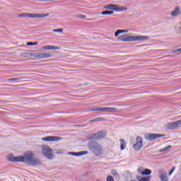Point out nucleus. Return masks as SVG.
Listing matches in <instances>:
<instances>
[{"label": "nucleus", "instance_id": "f257e3e1", "mask_svg": "<svg viewBox=\"0 0 181 181\" xmlns=\"http://www.w3.org/2000/svg\"><path fill=\"white\" fill-rule=\"evenodd\" d=\"M35 154L33 152H28L23 156L13 157L11 156L8 158L10 162H23L24 163H29L34 166H39L41 164L40 160L35 158Z\"/></svg>", "mask_w": 181, "mask_h": 181}, {"label": "nucleus", "instance_id": "f03ea898", "mask_svg": "<svg viewBox=\"0 0 181 181\" xmlns=\"http://www.w3.org/2000/svg\"><path fill=\"white\" fill-rule=\"evenodd\" d=\"M118 40H120V42H142L144 40H149V37L145 35H130L127 37V35H123L118 37Z\"/></svg>", "mask_w": 181, "mask_h": 181}, {"label": "nucleus", "instance_id": "7ed1b4c3", "mask_svg": "<svg viewBox=\"0 0 181 181\" xmlns=\"http://www.w3.org/2000/svg\"><path fill=\"white\" fill-rule=\"evenodd\" d=\"M88 146L95 156H100L103 155V146L95 141H90L88 144Z\"/></svg>", "mask_w": 181, "mask_h": 181}, {"label": "nucleus", "instance_id": "20e7f679", "mask_svg": "<svg viewBox=\"0 0 181 181\" xmlns=\"http://www.w3.org/2000/svg\"><path fill=\"white\" fill-rule=\"evenodd\" d=\"M106 136L107 132L104 131L99 132L96 134H93L88 136V141H91L92 139H93V141H101V139L105 138Z\"/></svg>", "mask_w": 181, "mask_h": 181}, {"label": "nucleus", "instance_id": "39448f33", "mask_svg": "<svg viewBox=\"0 0 181 181\" xmlns=\"http://www.w3.org/2000/svg\"><path fill=\"white\" fill-rule=\"evenodd\" d=\"M49 13H25L23 14L18 15L19 18H47V16H49Z\"/></svg>", "mask_w": 181, "mask_h": 181}, {"label": "nucleus", "instance_id": "423d86ee", "mask_svg": "<svg viewBox=\"0 0 181 181\" xmlns=\"http://www.w3.org/2000/svg\"><path fill=\"white\" fill-rule=\"evenodd\" d=\"M105 9L115 11V12H122V11H127V8L118 7L117 4H107L105 6Z\"/></svg>", "mask_w": 181, "mask_h": 181}, {"label": "nucleus", "instance_id": "0eeeda50", "mask_svg": "<svg viewBox=\"0 0 181 181\" xmlns=\"http://www.w3.org/2000/svg\"><path fill=\"white\" fill-rule=\"evenodd\" d=\"M42 154L45 158L47 159H52L53 158V151L49 146H45L42 148Z\"/></svg>", "mask_w": 181, "mask_h": 181}, {"label": "nucleus", "instance_id": "6e6552de", "mask_svg": "<svg viewBox=\"0 0 181 181\" xmlns=\"http://www.w3.org/2000/svg\"><path fill=\"white\" fill-rule=\"evenodd\" d=\"M42 141H45V142H59V141H62L61 136H47L42 138Z\"/></svg>", "mask_w": 181, "mask_h": 181}, {"label": "nucleus", "instance_id": "1a4fd4ad", "mask_svg": "<svg viewBox=\"0 0 181 181\" xmlns=\"http://www.w3.org/2000/svg\"><path fill=\"white\" fill-rule=\"evenodd\" d=\"M162 136H165V135L159 134H146L144 135V138L146 141H153L158 139V138H161Z\"/></svg>", "mask_w": 181, "mask_h": 181}, {"label": "nucleus", "instance_id": "9d476101", "mask_svg": "<svg viewBox=\"0 0 181 181\" xmlns=\"http://www.w3.org/2000/svg\"><path fill=\"white\" fill-rule=\"evenodd\" d=\"M136 143L133 145V148L134 151H141L144 143L142 141V137L141 136H137L136 139Z\"/></svg>", "mask_w": 181, "mask_h": 181}, {"label": "nucleus", "instance_id": "9b49d317", "mask_svg": "<svg viewBox=\"0 0 181 181\" xmlns=\"http://www.w3.org/2000/svg\"><path fill=\"white\" fill-rule=\"evenodd\" d=\"M35 57H36V59H49V57H52V54L37 52L35 54Z\"/></svg>", "mask_w": 181, "mask_h": 181}, {"label": "nucleus", "instance_id": "f8f14e48", "mask_svg": "<svg viewBox=\"0 0 181 181\" xmlns=\"http://www.w3.org/2000/svg\"><path fill=\"white\" fill-rule=\"evenodd\" d=\"M170 15L173 18H177V16L181 15L180 7L176 6L174 11H173V12L170 13Z\"/></svg>", "mask_w": 181, "mask_h": 181}, {"label": "nucleus", "instance_id": "ddd939ff", "mask_svg": "<svg viewBox=\"0 0 181 181\" xmlns=\"http://www.w3.org/2000/svg\"><path fill=\"white\" fill-rule=\"evenodd\" d=\"M43 50H60V47L54 45H47L42 47Z\"/></svg>", "mask_w": 181, "mask_h": 181}, {"label": "nucleus", "instance_id": "4468645a", "mask_svg": "<svg viewBox=\"0 0 181 181\" xmlns=\"http://www.w3.org/2000/svg\"><path fill=\"white\" fill-rule=\"evenodd\" d=\"M88 151H79V152H69L68 155H71L72 156H83V155H87Z\"/></svg>", "mask_w": 181, "mask_h": 181}, {"label": "nucleus", "instance_id": "2eb2a0df", "mask_svg": "<svg viewBox=\"0 0 181 181\" xmlns=\"http://www.w3.org/2000/svg\"><path fill=\"white\" fill-rule=\"evenodd\" d=\"M158 173L160 175L159 177L161 181H168L169 180V179L168 178V176L163 175V173H164L163 170H159Z\"/></svg>", "mask_w": 181, "mask_h": 181}, {"label": "nucleus", "instance_id": "dca6fc26", "mask_svg": "<svg viewBox=\"0 0 181 181\" xmlns=\"http://www.w3.org/2000/svg\"><path fill=\"white\" fill-rule=\"evenodd\" d=\"M167 127L168 129H177V128L176 127V124L175 122H172L170 123L167 124Z\"/></svg>", "mask_w": 181, "mask_h": 181}, {"label": "nucleus", "instance_id": "f3484780", "mask_svg": "<svg viewBox=\"0 0 181 181\" xmlns=\"http://www.w3.org/2000/svg\"><path fill=\"white\" fill-rule=\"evenodd\" d=\"M126 147H127V143H125V139H120L121 151H124V149H125Z\"/></svg>", "mask_w": 181, "mask_h": 181}, {"label": "nucleus", "instance_id": "a211bd4d", "mask_svg": "<svg viewBox=\"0 0 181 181\" xmlns=\"http://www.w3.org/2000/svg\"><path fill=\"white\" fill-rule=\"evenodd\" d=\"M128 33L127 30H117L115 33V37H118V36L120 35V33Z\"/></svg>", "mask_w": 181, "mask_h": 181}, {"label": "nucleus", "instance_id": "6ab92c4d", "mask_svg": "<svg viewBox=\"0 0 181 181\" xmlns=\"http://www.w3.org/2000/svg\"><path fill=\"white\" fill-rule=\"evenodd\" d=\"M152 173V170L146 168L144 170H143V173H142V175L143 176H148V175H151Z\"/></svg>", "mask_w": 181, "mask_h": 181}, {"label": "nucleus", "instance_id": "aec40b11", "mask_svg": "<svg viewBox=\"0 0 181 181\" xmlns=\"http://www.w3.org/2000/svg\"><path fill=\"white\" fill-rule=\"evenodd\" d=\"M100 121H105V119L104 117H99L91 119L90 122H100Z\"/></svg>", "mask_w": 181, "mask_h": 181}, {"label": "nucleus", "instance_id": "412c9836", "mask_svg": "<svg viewBox=\"0 0 181 181\" xmlns=\"http://www.w3.org/2000/svg\"><path fill=\"white\" fill-rule=\"evenodd\" d=\"M100 13L101 15H112V13H114V11L105 10L102 11Z\"/></svg>", "mask_w": 181, "mask_h": 181}, {"label": "nucleus", "instance_id": "4be33fe9", "mask_svg": "<svg viewBox=\"0 0 181 181\" xmlns=\"http://www.w3.org/2000/svg\"><path fill=\"white\" fill-rule=\"evenodd\" d=\"M117 107H106V112H115Z\"/></svg>", "mask_w": 181, "mask_h": 181}, {"label": "nucleus", "instance_id": "5701e85b", "mask_svg": "<svg viewBox=\"0 0 181 181\" xmlns=\"http://www.w3.org/2000/svg\"><path fill=\"white\" fill-rule=\"evenodd\" d=\"M8 81H11L12 83H18V81H21L20 78H12L8 79Z\"/></svg>", "mask_w": 181, "mask_h": 181}, {"label": "nucleus", "instance_id": "b1692460", "mask_svg": "<svg viewBox=\"0 0 181 181\" xmlns=\"http://www.w3.org/2000/svg\"><path fill=\"white\" fill-rule=\"evenodd\" d=\"M139 181H151V176L143 177Z\"/></svg>", "mask_w": 181, "mask_h": 181}, {"label": "nucleus", "instance_id": "393cba45", "mask_svg": "<svg viewBox=\"0 0 181 181\" xmlns=\"http://www.w3.org/2000/svg\"><path fill=\"white\" fill-rule=\"evenodd\" d=\"M39 42H27V46H36V45H38Z\"/></svg>", "mask_w": 181, "mask_h": 181}, {"label": "nucleus", "instance_id": "a878e982", "mask_svg": "<svg viewBox=\"0 0 181 181\" xmlns=\"http://www.w3.org/2000/svg\"><path fill=\"white\" fill-rule=\"evenodd\" d=\"M52 32L62 33L63 32V29H62V28H59V29H54V30H52Z\"/></svg>", "mask_w": 181, "mask_h": 181}, {"label": "nucleus", "instance_id": "bb28decb", "mask_svg": "<svg viewBox=\"0 0 181 181\" xmlns=\"http://www.w3.org/2000/svg\"><path fill=\"white\" fill-rule=\"evenodd\" d=\"M175 122V127H176L177 128H179V127H180V125H181V119H180V120H178V121H177V122Z\"/></svg>", "mask_w": 181, "mask_h": 181}, {"label": "nucleus", "instance_id": "cd10ccee", "mask_svg": "<svg viewBox=\"0 0 181 181\" xmlns=\"http://www.w3.org/2000/svg\"><path fill=\"white\" fill-rule=\"evenodd\" d=\"M144 168H139L137 170L138 173H139L140 175H142V173H144Z\"/></svg>", "mask_w": 181, "mask_h": 181}, {"label": "nucleus", "instance_id": "c85d7f7f", "mask_svg": "<svg viewBox=\"0 0 181 181\" xmlns=\"http://www.w3.org/2000/svg\"><path fill=\"white\" fill-rule=\"evenodd\" d=\"M106 181H114V177L111 175L107 176Z\"/></svg>", "mask_w": 181, "mask_h": 181}, {"label": "nucleus", "instance_id": "c756f323", "mask_svg": "<svg viewBox=\"0 0 181 181\" xmlns=\"http://www.w3.org/2000/svg\"><path fill=\"white\" fill-rule=\"evenodd\" d=\"M98 111H105L106 112L107 107H97Z\"/></svg>", "mask_w": 181, "mask_h": 181}, {"label": "nucleus", "instance_id": "7c9ffc66", "mask_svg": "<svg viewBox=\"0 0 181 181\" xmlns=\"http://www.w3.org/2000/svg\"><path fill=\"white\" fill-rule=\"evenodd\" d=\"M112 174L113 176H118V173L115 170H112Z\"/></svg>", "mask_w": 181, "mask_h": 181}, {"label": "nucleus", "instance_id": "2f4dec72", "mask_svg": "<svg viewBox=\"0 0 181 181\" xmlns=\"http://www.w3.org/2000/svg\"><path fill=\"white\" fill-rule=\"evenodd\" d=\"M175 169H176V168H175V167H173V168L170 170V171L169 173H168L169 176H170V175H172V173H173V172H175Z\"/></svg>", "mask_w": 181, "mask_h": 181}, {"label": "nucleus", "instance_id": "473e14b6", "mask_svg": "<svg viewBox=\"0 0 181 181\" xmlns=\"http://www.w3.org/2000/svg\"><path fill=\"white\" fill-rule=\"evenodd\" d=\"M77 18H79L80 19H85L86 16L80 14L77 16Z\"/></svg>", "mask_w": 181, "mask_h": 181}, {"label": "nucleus", "instance_id": "72a5a7b5", "mask_svg": "<svg viewBox=\"0 0 181 181\" xmlns=\"http://www.w3.org/2000/svg\"><path fill=\"white\" fill-rule=\"evenodd\" d=\"M178 52H181V48H179L177 49H174L171 52V53H177Z\"/></svg>", "mask_w": 181, "mask_h": 181}, {"label": "nucleus", "instance_id": "f704fd0d", "mask_svg": "<svg viewBox=\"0 0 181 181\" xmlns=\"http://www.w3.org/2000/svg\"><path fill=\"white\" fill-rule=\"evenodd\" d=\"M170 148H172V146H166L165 148H163V151H168V150L170 149Z\"/></svg>", "mask_w": 181, "mask_h": 181}, {"label": "nucleus", "instance_id": "c9c22d12", "mask_svg": "<svg viewBox=\"0 0 181 181\" xmlns=\"http://www.w3.org/2000/svg\"><path fill=\"white\" fill-rule=\"evenodd\" d=\"M90 111H98V110H97V107H96V108H92V109H90Z\"/></svg>", "mask_w": 181, "mask_h": 181}, {"label": "nucleus", "instance_id": "e433bc0d", "mask_svg": "<svg viewBox=\"0 0 181 181\" xmlns=\"http://www.w3.org/2000/svg\"><path fill=\"white\" fill-rule=\"evenodd\" d=\"M159 152H165V150H163V148L160 149V150H159Z\"/></svg>", "mask_w": 181, "mask_h": 181}]
</instances>
